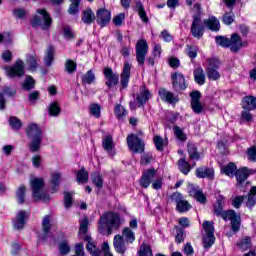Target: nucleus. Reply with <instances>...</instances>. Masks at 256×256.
Instances as JSON below:
<instances>
[{
	"label": "nucleus",
	"mask_w": 256,
	"mask_h": 256,
	"mask_svg": "<svg viewBox=\"0 0 256 256\" xmlns=\"http://www.w3.org/2000/svg\"><path fill=\"white\" fill-rule=\"evenodd\" d=\"M205 27L209 28L210 31L217 32L221 29V24L215 16H210L208 19H204V21L199 16H193L190 32L195 39H201L205 35Z\"/></svg>",
	"instance_id": "f257e3e1"
},
{
	"label": "nucleus",
	"mask_w": 256,
	"mask_h": 256,
	"mask_svg": "<svg viewBox=\"0 0 256 256\" xmlns=\"http://www.w3.org/2000/svg\"><path fill=\"white\" fill-rule=\"evenodd\" d=\"M43 138H34L32 139V143L30 144V151H32V153H35L37 151H39L40 147H41V141Z\"/></svg>",
	"instance_id": "680f3d73"
},
{
	"label": "nucleus",
	"mask_w": 256,
	"mask_h": 256,
	"mask_svg": "<svg viewBox=\"0 0 256 256\" xmlns=\"http://www.w3.org/2000/svg\"><path fill=\"white\" fill-rule=\"evenodd\" d=\"M54 55H55V48L53 46H49L46 52V57L44 58V63L46 67H51V65H53Z\"/></svg>",
	"instance_id": "4c0bfd02"
},
{
	"label": "nucleus",
	"mask_w": 256,
	"mask_h": 256,
	"mask_svg": "<svg viewBox=\"0 0 256 256\" xmlns=\"http://www.w3.org/2000/svg\"><path fill=\"white\" fill-rule=\"evenodd\" d=\"M215 41L217 45H220V47H228L229 48V38L224 36H216Z\"/></svg>",
	"instance_id": "69168bd1"
},
{
	"label": "nucleus",
	"mask_w": 256,
	"mask_h": 256,
	"mask_svg": "<svg viewBox=\"0 0 256 256\" xmlns=\"http://www.w3.org/2000/svg\"><path fill=\"white\" fill-rule=\"evenodd\" d=\"M86 241H87V245H86V249L88 251V253H95L96 251H99L100 249L97 248V245H95V242L93 241V239L89 236L85 237Z\"/></svg>",
	"instance_id": "8fccbe9b"
},
{
	"label": "nucleus",
	"mask_w": 256,
	"mask_h": 256,
	"mask_svg": "<svg viewBox=\"0 0 256 256\" xmlns=\"http://www.w3.org/2000/svg\"><path fill=\"white\" fill-rule=\"evenodd\" d=\"M202 227L206 233L203 238V244L205 249H209L215 243V227L211 221H204Z\"/></svg>",
	"instance_id": "423d86ee"
},
{
	"label": "nucleus",
	"mask_w": 256,
	"mask_h": 256,
	"mask_svg": "<svg viewBox=\"0 0 256 256\" xmlns=\"http://www.w3.org/2000/svg\"><path fill=\"white\" fill-rule=\"evenodd\" d=\"M188 193L190 197H194L198 203L205 204L207 203V196L203 194V191L193 184H189Z\"/></svg>",
	"instance_id": "f3484780"
},
{
	"label": "nucleus",
	"mask_w": 256,
	"mask_h": 256,
	"mask_svg": "<svg viewBox=\"0 0 256 256\" xmlns=\"http://www.w3.org/2000/svg\"><path fill=\"white\" fill-rule=\"evenodd\" d=\"M114 113L116 118L119 120H123L127 117V109H125L121 104H117L114 107Z\"/></svg>",
	"instance_id": "58836bf2"
},
{
	"label": "nucleus",
	"mask_w": 256,
	"mask_h": 256,
	"mask_svg": "<svg viewBox=\"0 0 256 256\" xmlns=\"http://www.w3.org/2000/svg\"><path fill=\"white\" fill-rule=\"evenodd\" d=\"M188 155L193 161H199V151H197L195 145L188 146Z\"/></svg>",
	"instance_id": "6e6d98bb"
},
{
	"label": "nucleus",
	"mask_w": 256,
	"mask_h": 256,
	"mask_svg": "<svg viewBox=\"0 0 256 256\" xmlns=\"http://www.w3.org/2000/svg\"><path fill=\"white\" fill-rule=\"evenodd\" d=\"M247 196L242 195V196H232L230 201L231 205L234 207V209H241V205H243V202L245 201V198Z\"/></svg>",
	"instance_id": "37998d69"
},
{
	"label": "nucleus",
	"mask_w": 256,
	"mask_h": 256,
	"mask_svg": "<svg viewBox=\"0 0 256 256\" xmlns=\"http://www.w3.org/2000/svg\"><path fill=\"white\" fill-rule=\"evenodd\" d=\"M174 135L178 141H181L182 143H185L187 141V134L181 129L179 126L173 127Z\"/></svg>",
	"instance_id": "c03bdc74"
},
{
	"label": "nucleus",
	"mask_w": 256,
	"mask_h": 256,
	"mask_svg": "<svg viewBox=\"0 0 256 256\" xmlns=\"http://www.w3.org/2000/svg\"><path fill=\"white\" fill-rule=\"evenodd\" d=\"M221 217L223 220L231 222L233 233L239 232V229H241V215L237 214L235 210H227L223 212Z\"/></svg>",
	"instance_id": "0eeeda50"
},
{
	"label": "nucleus",
	"mask_w": 256,
	"mask_h": 256,
	"mask_svg": "<svg viewBox=\"0 0 256 256\" xmlns=\"http://www.w3.org/2000/svg\"><path fill=\"white\" fill-rule=\"evenodd\" d=\"M121 237H123V239L126 240V243H133L135 241V232H133V230H131V228L125 227L122 230Z\"/></svg>",
	"instance_id": "c9c22d12"
},
{
	"label": "nucleus",
	"mask_w": 256,
	"mask_h": 256,
	"mask_svg": "<svg viewBox=\"0 0 256 256\" xmlns=\"http://www.w3.org/2000/svg\"><path fill=\"white\" fill-rule=\"evenodd\" d=\"M153 141L157 151H163V147H165V140H163V137L156 135L154 136Z\"/></svg>",
	"instance_id": "bf43d9fd"
},
{
	"label": "nucleus",
	"mask_w": 256,
	"mask_h": 256,
	"mask_svg": "<svg viewBox=\"0 0 256 256\" xmlns=\"http://www.w3.org/2000/svg\"><path fill=\"white\" fill-rule=\"evenodd\" d=\"M243 47H247L246 42H243V39H241V36H239L237 33H234L229 38V49L232 51V53H239Z\"/></svg>",
	"instance_id": "ddd939ff"
},
{
	"label": "nucleus",
	"mask_w": 256,
	"mask_h": 256,
	"mask_svg": "<svg viewBox=\"0 0 256 256\" xmlns=\"http://www.w3.org/2000/svg\"><path fill=\"white\" fill-rule=\"evenodd\" d=\"M221 62L217 58L207 59L206 75L210 81H218L221 79V73H219V67Z\"/></svg>",
	"instance_id": "39448f33"
},
{
	"label": "nucleus",
	"mask_w": 256,
	"mask_h": 256,
	"mask_svg": "<svg viewBox=\"0 0 256 256\" xmlns=\"http://www.w3.org/2000/svg\"><path fill=\"white\" fill-rule=\"evenodd\" d=\"M171 199L176 203V211L179 213H187V211L191 209V204H189V201L183 198V194L174 192L171 195Z\"/></svg>",
	"instance_id": "9d476101"
},
{
	"label": "nucleus",
	"mask_w": 256,
	"mask_h": 256,
	"mask_svg": "<svg viewBox=\"0 0 256 256\" xmlns=\"http://www.w3.org/2000/svg\"><path fill=\"white\" fill-rule=\"evenodd\" d=\"M26 134L29 139H43V131L35 123L28 125Z\"/></svg>",
	"instance_id": "5701e85b"
},
{
	"label": "nucleus",
	"mask_w": 256,
	"mask_h": 256,
	"mask_svg": "<svg viewBox=\"0 0 256 256\" xmlns=\"http://www.w3.org/2000/svg\"><path fill=\"white\" fill-rule=\"evenodd\" d=\"M131 77V65L126 62L123 67V71L120 75V85L121 89H127L129 86V79Z\"/></svg>",
	"instance_id": "412c9836"
},
{
	"label": "nucleus",
	"mask_w": 256,
	"mask_h": 256,
	"mask_svg": "<svg viewBox=\"0 0 256 256\" xmlns=\"http://www.w3.org/2000/svg\"><path fill=\"white\" fill-rule=\"evenodd\" d=\"M235 21V13L233 11L226 12L222 16V22L224 25H231Z\"/></svg>",
	"instance_id": "603ef678"
},
{
	"label": "nucleus",
	"mask_w": 256,
	"mask_h": 256,
	"mask_svg": "<svg viewBox=\"0 0 256 256\" xmlns=\"http://www.w3.org/2000/svg\"><path fill=\"white\" fill-rule=\"evenodd\" d=\"M136 11L138 12L139 17L143 21V23H149V17H147V12H145L143 3L136 2Z\"/></svg>",
	"instance_id": "e433bc0d"
},
{
	"label": "nucleus",
	"mask_w": 256,
	"mask_h": 256,
	"mask_svg": "<svg viewBox=\"0 0 256 256\" xmlns=\"http://www.w3.org/2000/svg\"><path fill=\"white\" fill-rule=\"evenodd\" d=\"M234 175L238 185H243V183L249 178V175H251V172L247 169V167H243L238 169Z\"/></svg>",
	"instance_id": "393cba45"
},
{
	"label": "nucleus",
	"mask_w": 256,
	"mask_h": 256,
	"mask_svg": "<svg viewBox=\"0 0 256 256\" xmlns=\"http://www.w3.org/2000/svg\"><path fill=\"white\" fill-rule=\"evenodd\" d=\"M127 145L133 153H143L145 151V142L135 134L127 136Z\"/></svg>",
	"instance_id": "1a4fd4ad"
},
{
	"label": "nucleus",
	"mask_w": 256,
	"mask_h": 256,
	"mask_svg": "<svg viewBox=\"0 0 256 256\" xmlns=\"http://www.w3.org/2000/svg\"><path fill=\"white\" fill-rule=\"evenodd\" d=\"M60 255H67L71 252V247H69V243L67 241H63L59 244Z\"/></svg>",
	"instance_id": "0e129e2a"
},
{
	"label": "nucleus",
	"mask_w": 256,
	"mask_h": 256,
	"mask_svg": "<svg viewBox=\"0 0 256 256\" xmlns=\"http://www.w3.org/2000/svg\"><path fill=\"white\" fill-rule=\"evenodd\" d=\"M82 21L86 25H91L93 21H95V13H93V10L91 8H87L82 13Z\"/></svg>",
	"instance_id": "c756f323"
},
{
	"label": "nucleus",
	"mask_w": 256,
	"mask_h": 256,
	"mask_svg": "<svg viewBox=\"0 0 256 256\" xmlns=\"http://www.w3.org/2000/svg\"><path fill=\"white\" fill-rule=\"evenodd\" d=\"M173 89L175 91H185L187 89V82H185V76L179 72H175L171 75Z\"/></svg>",
	"instance_id": "4468645a"
},
{
	"label": "nucleus",
	"mask_w": 256,
	"mask_h": 256,
	"mask_svg": "<svg viewBox=\"0 0 256 256\" xmlns=\"http://www.w3.org/2000/svg\"><path fill=\"white\" fill-rule=\"evenodd\" d=\"M6 73L10 78H21L25 75V63L18 59L12 67L6 68Z\"/></svg>",
	"instance_id": "9b49d317"
},
{
	"label": "nucleus",
	"mask_w": 256,
	"mask_h": 256,
	"mask_svg": "<svg viewBox=\"0 0 256 256\" xmlns=\"http://www.w3.org/2000/svg\"><path fill=\"white\" fill-rule=\"evenodd\" d=\"M30 187L32 190V197L34 201H43L44 203H49L51 201V197L49 194L43 191V187H45V182L43 178H32L30 179Z\"/></svg>",
	"instance_id": "20e7f679"
},
{
	"label": "nucleus",
	"mask_w": 256,
	"mask_h": 256,
	"mask_svg": "<svg viewBox=\"0 0 256 256\" xmlns=\"http://www.w3.org/2000/svg\"><path fill=\"white\" fill-rule=\"evenodd\" d=\"M51 177L52 189L53 191H57V189H59V181H61V173L54 172L52 173Z\"/></svg>",
	"instance_id": "5fc2aeb1"
},
{
	"label": "nucleus",
	"mask_w": 256,
	"mask_h": 256,
	"mask_svg": "<svg viewBox=\"0 0 256 256\" xmlns=\"http://www.w3.org/2000/svg\"><path fill=\"white\" fill-rule=\"evenodd\" d=\"M26 63L29 66V71H37V67H39V58H37V54H28L26 56Z\"/></svg>",
	"instance_id": "cd10ccee"
},
{
	"label": "nucleus",
	"mask_w": 256,
	"mask_h": 256,
	"mask_svg": "<svg viewBox=\"0 0 256 256\" xmlns=\"http://www.w3.org/2000/svg\"><path fill=\"white\" fill-rule=\"evenodd\" d=\"M186 53L190 59H195L197 57V53H199V47L193 45L186 46Z\"/></svg>",
	"instance_id": "4d7b16f0"
},
{
	"label": "nucleus",
	"mask_w": 256,
	"mask_h": 256,
	"mask_svg": "<svg viewBox=\"0 0 256 256\" xmlns=\"http://www.w3.org/2000/svg\"><path fill=\"white\" fill-rule=\"evenodd\" d=\"M65 69L67 73H75V71H77V63L73 60H67L65 63Z\"/></svg>",
	"instance_id": "e2e57ef3"
},
{
	"label": "nucleus",
	"mask_w": 256,
	"mask_h": 256,
	"mask_svg": "<svg viewBox=\"0 0 256 256\" xmlns=\"http://www.w3.org/2000/svg\"><path fill=\"white\" fill-rule=\"evenodd\" d=\"M42 231L44 233L43 239H47V235H49V231H51V215L44 216L42 220Z\"/></svg>",
	"instance_id": "473e14b6"
},
{
	"label": "nucleus",
	"mask_w": 256,
	"mask_h": 256,
	"mask_svg": "<svg viewBox=\"0 0 256 256\" xmlns=\"http://www.w3.org/2000/svg\"><path fill=\"white\" fill-rule=\"evenodd\" d=\"M25 193H27V188L25 185H21L16 191V199L19 205H23V203H25Z\"/></svg>",
	"instance_id": "a19ab883"
},
{
	"label": "nucleus",
	"mask_w": 256,
	"mask_h": 256,
	"mask_svg": "<svg viewBox=\"0 0 256 256\" xmlns=\"http://www.w3.org/2000/svg\"><path fill=\"white\" fill-rule=\"evenodd\" d=\"M83 82L87 85L95 83V73L93 72V70H89L88 72H86V74L83 76Z\"/></svg>",
	"instance_id": "052dcab7"
},
{
	"label": "nucleus",
	"mask_w": 256,
	"mask_h": 256,
	"mask_svg": "<svg viewBox=\"0 0 256 256\" xmlns=\"http://www.w3.org/2000/svg\"><path fill=\"white\" fill-rule=\"evenodd\" d=\"M48 113L51 117H59L61 114V107L58 102H52L48 107Z\"/></svg>",
	"instance_id": "ea45409f"
},
{
	"label": "nucleus",
	"mask_w": 256,
	"mask_h": 256,
	"mask_svg": "<svg viewBox=\"0 0 256 256\" xmlns=\"http://www.w3.org/2000/svg\"><path fill=\"white\" fill-rule=\"evenodd\" d=\"M136 61L140 67L145 65V58L147 57V53H149V44H147V40L141 39L136 43Z\"/></svg>",
	"instance_id": "6e6552de"
},
{
	"label": "nucleus",
	"mask_w": 256,
	"mask_h": 256,
	"mask_svg": "<svg viewBox=\"0 0 256 256\" xmlns=\"http://www.w3.org/2000/svg\"><path fill=\"white\" fill-rule=\"evenodd\" d=\"M27 219H29L28 211H18L16 217L12 220L14 229H16L17 231H21V229H24L25 224L27 223Z\"/></svg>",
	"instance_id": "f8f14e48"
},
{
	"label": "nucleus",
	"mask_w": 256,
	"mask_h": 256,
	"mask_svg": "<svg viewBox=\"0 0 256 256\" xmlns=\"http://www.w3.org/2000/svg\"><path fill=\"white\" fill-rule=\"evenodd\" d=\"M90 115H92V117H95L96 119H99V117H101V105L97 103L91 104Z\"/></svg>",
	"instance_id": "864d4df0"
},
{
	"label": "nucleus",
	"mask_w": 256,
	"mask_h": 256,
	"mask_svg": "<svg viewBox=\"0 0 256 256\" xmlns=\"http://www.w3.org/2000/svg\"><path fill=\"white\" fill-rule=\"evenodd\" d=\"M221 171L228 177H234L235 173H237V165H235L233 162H230L228 165L222 167Z\"/></svg>",
	"instance_id": "f704fd0d"
},
{
	"label": "nucleus",
	"mask_w": 256,
	"mask_h": 256,
	"mask_svg": "<svg viewBox=\"0 0 256 256\" xmlns=\"http://www.w3.org/2000/svg\"><path fill=\"white\" fill-rule=\"evenodd\" d=\"M247 155L249 161H252L253 163L256 162V147H250L247 150Z\"/></svg>",
	"instance_id": "774afa93"
},
{
	"label": "nucleus",
	"mask_w": 256,
	"mask_h": 256,
	"mask_svg": "<svg viewBox=\"0 0 256 256\" xmlns=\"http://www.w3.org/2000/svg\"><path fill=\"white\" fill-rule=\"evenodd\" d=\"M151 99V92L147 89V86H142L140 92L136 95V101L138 102V107H143L147 104V101Z\"/></svg>",
	"instance_id": "4be33fe9"
},
{
	"label": "nucleus",
	"mask_w": 256,
	"mask_h": 256,
	"mask_svg": "<svg viewBox=\"0 0 256 256\" xmlns=\"http://www.w3.org/2000/svg\"><path fill=\"white\" fill-rule=\"evenodd\" d=\"M178 169L183 175H189V171H191V164L185 160V158H180L178 160Z\"/></svg>",
	"instance_id": "2f4dec72"
},
{
	"label": "nucleus",
	"mask_w": 256,
	"mask_h": 256,
	"mask_svg": "<svg viewBox=\"0 0 256 256\" xmlns=\"http://www.w3.org/2000/svg\"><path fill=\"white\" fill-rule=\"evenodd\" d=\"M111 22V12L107 9H99L96 12V23L100 27H106Z\"/></svg>",
	"instance_id": "dca6fc26"
},
{
	"label": "nucleus",
	"mask_w": 256,
	"mask_h": 256,
	"mask_svg": "<svg viewBox=\"0 0 256 256\" xmlns=\"http://www.w3.org/2000/svg\"><path fill=\"white\" fill-rule=\"evenodd\" d=\"M196 177L198 179H215V171L213 168L199 167L196 169Z\"/></svg>",
	"instance_id": "b1692460"
},
{
	"label": "nucleus",
	"mask_w": 256,
	"mask_h": 256,
	"mask_svg": "<svg viewBox=\"0 0 256 256\" xmlns=\"http://www.w3.org/2000/svg\"><path fill=\"white\" fill-rule=\"evenodd\" d=\"M127 240L123 238V236L117 234L114 236L113 245L116 253L120 255H125V251H127Z\"/></svg>",
	"instance_id": "a211bd4d"
},
{
	"label": "nucleus",
	"mask_w": 256,
	"mask_h": 256,
	"mask_svg": "<svg viewBox=\"0 0 256 256\" xmlns=\"http://www.w3.org/2000/svg\"><path fill=\"white\" fill-rule=\"evenodd\" d=\"M241 123H252L253 114H251V110L244 109L240 115Z\"/></svg>",
	"instance_id": "de8ad7c7"
},
{
	"label": "nucleus",
	"mask_w": 256,
	"mask_h": 256,
	"mask_svg": "<svg viewBox=\"0 0 256 256\" xmlns=\"http://www.w3.org/2000/svg\"><path fill=\"white\" fill-rule=\"evenodd\" d=\"M237 247L241 251H247V249H251V238L250 237H244L237 243Z\"/></svg>",
	"instance_id": "49530a36"
},
{
	"label": "nucleus",
	"mask_w": 256,
	"mask_h": 256,
	"mask_svg": "<svg viewBox=\"0 0 256 256\" xmlns=\"http://www.w3.org/2000/svg\"><path fill=\"white\" fill-rule=\"evenodd\" d=\"M121 227V218L119 214L115 212L105 213L100 217L98 231L101 234H105V230L107 231V235H112L113 231H117Z\"/></svg>",
	"instance_id": "f03ea898"
},
{
	"label": "nucleus",
	"mask_w": 256,
	"mask_h": 256,
	"mask_svg": "<svg viewBox=\"0 0 256 256\" xmlns=\"http://www.w3.org/2000/svg\"><path fill=\"white\" fill-rule=\"evenodd\" d=\"M155 175H157V171L154 170V168H150L147 171H145L142 177L140 178L141 187H143L144 189H147V187L151 185V181L155 179Z\"/></svg>",
	"instance_id": "aec40b11"
},
{
	"label": "nucleus",
	"mask_w": 256,
	"mask_h": 256,
	"mask_svg": "<svg viewBox=\"0 0 256 256\" xmlns=\"http://www.w3.org/2000/svg\"><path fill=\"white\" fill-rule=\"evenodd\" d=\"M139 256H153V250H151V246L147 244H142L138 251Z\"/></svg>",
	"instance_id": "3c124183"
},
{
	"label": "nucleus",
	"mask_w": 256,
	"mask_h": 256,
	"mask_svg": "<svg viewBox=\"0 0 256 256\" xmlns=\"http://www.w3.org/2000/svg\"><path fill=\"white\" fill-rule=\"evenodd\" d=\"M104 76L107 80L106 85L109 89H111V87L119 85V74L113 72V69L109 67L104 68Z\"/></svg>",
	"instance_id": "2eb2a0df"
},
{
	"label": "nucleus",
	"mask_w": 256,
	"mask_h": 256,
	"mask_svg": "<svg viewBox=\"0 0 256 256\" xmlns=\"http://www.w3.org/2000/svg\"><path fill=\"white\" fill-rule=\"evenodd\" d=\"M194 81L198 85H205V71L201 67L194 69Z\"/></svg>",
	"instance_id": "c85d7f7f"
},
{
	"label": "nucleus",
	"mask_w": 256,
	"mask_h": 256,
	"mask_svg": "<svg viewBox=\"0 0 256 256\" xmlns=\"http://www.w3.org/2000/svg\"><path fill=\"white\" fill-rule=\"evenodd\" d=\"M160 99L165 101V103H170V105H175V103H179V96H175L173 92L167 91L165 88H161L158 91Z\"/></svg>",
	"instance_id": "6ab92c4d"
},
{
	"label": "nucleus",
	"mask_w": 256,
	"mask_h": 256,
	"mask_svg": "<svg viewBox=\"0 0 256 256\" xmlns=\"http://www.w3.org/2000/svg\"><path fill=\"white\" fill-rule=\"evenodd\" d=\"M70 7L68 9V13L70 15H77L79 13V5L81 3V0H70Z\"/></svg>",
	"instance_id": "09e8293b"
},
{
	"label": "nucleus",
	"mask_w": 256,
	"mask_h": 256,
	"mask_svg": "<svg viewBox=\"0 0 256 256\" xmlns=\"http://www.w3.org/2000/svg\"><path fill=\"white\" fill-rule=\"evenodd\" d=\"M256 186L252 187L250 192L247 195L246 207L253 209L256 205Z\"/></svg>",
	"instance_id": "7c9ffc66"
},
{
	"label": "nucleus",
	"mask_w": 256,
	"mask_h": 256,
	"mask_svg": "<svg viewBox=\"0 0 256 256\" xmlns=\"http://www.w3.org/2000/svg\"><path fill=\"white\" fill-rule=\"evenodd\" d=\"M89 231V218L85 216L80 221V229H79V235L82 237V235H87V232Z\"/></svg>",
	"instance_id": "a18cd8bd"
},
{
	"label": "nucleus",
	"mask_w": 256,
	"mask_h": 256,
	"mask_svg": "<svg viewBox=\"0 0 256 256\" xmlns=\"http://www.w3.org/2000/svg\"><path fill=\"white\" fill-rule=\"evenodd\" d=\"M92 183L98 187V189L103 188V176L99 173H94L92 175Z\"/></svg>",
	"instance_id": "13d9d810"
},
{
	"label": "nucleus",
	"mask_w": 256,
	"mask_h": 256,
	"mask_svg": "<svg viewBox=\"0 0 256 256\" xmlns=\"http://www.w3.org/2000/svg\"><path fill=\"white\" fill-rule=\"evenodd\" d=\"M102 147L104 151H107L109 155H115V152H113V149H115V143L113 142V136L107 135L102 140Z\"/></svg>",
	"instance_id": "a878e982"
},
{
	"label": "nucleus",
	"mask_w": 256,
	"mask_h": 256,
	"mask_svg": "<svg viewBox=\"0 0 256 256\" xmlns=\"http://www.w3.org/2000/svg\"><path fill=\"white\" fill-rule=\"evenodd\" d=\"M22 89L24 91H31V89H35V79L31 76H26V79L21 84Z\"/></svg>",
	"instance_id": "79ce46f5"
},
{
	"label": "nucleus",
	"mask_w": 256,
	"mask_h": 256,
	"mask_svg": "<svg viewBox=\"0 0 256 256\" xmlns=\"http://www.w3.org/2000/svg\"><path fill=\"white\" fill-rule=\"evenodd\" d=\"M9 123L12 129H15L16 131L22 126L21 120H19L17 117H10Z\"/></svg>",
	"instance_id": "338daca9"
},
{
	"label": "nucleus",
	"mask_w": 256,
	"mask_h": 256,
	"mask_svg": "<svg viewBox=\"0 0 256 256\" xmlns=\"http://www.w3.org/2000/svg\"><path fill=\"white\" fill-rule=\"evenodd\" d=\"M36 15L30 20L31 26L34 29H42V31H49L51 29V25H53V19H51V15L47 12L45 8L37 9Z\"/></svg>",
	"instance_id": "7ed1b4c3"
},
{
	"label": "nucleus",
	"mask_w": 256,
	"mask_h": 256,
	"mask_svg": "<svg viewBox=\"0 0 256 256\" xmlns=\"http://www.w3.org/2000/svg\"><path fill=\"white\" fill-rule=\"evenodd\" d=\"M77 183H81L82 185H85L87 181H89V172L85 169V167H82L78 173L76 174Z\"/></svg>",
	"instance_id": "72a5a7b5"
},
{
	"label": "nucleus",
	"mask_w": 256,
	"mask_h": 256,
	"mask_svg": "<svg viewBox=\"0 0 256 256\" xmlns=\"http://www.w3.org/2000/svg\"><path fill=\"white\" fill-rule=\"evenodd\" d=\"M242 109L249 111H255L256 109V97L255 96H245L242 99Z\"/></svg>",
	"instance_id": "bb28decb"
}]
</instances>
